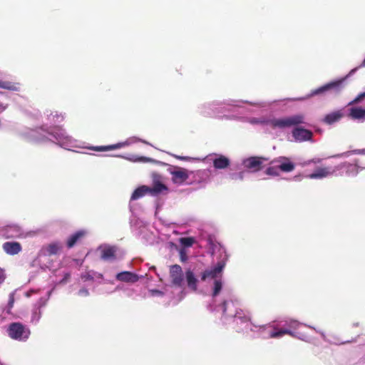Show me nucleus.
<instances>
[{"instance_id":"obj_1","label":"nucleus","mask_w":365,"mask_h":365,"mask_svg":"<svg viewBox=\"0 0 365 365\" xmlns=\"http://www.w3.org/2000/svg\"><path fill=\"white\" fill-rule=\"evenodd\" d=\"M346 77L342 78L341 79L334 81L329 82L322 86L314 89L311 91V93L305 97H302L297 98L298 101H304L307 100L312 96H318V95H324L327 92L333 91L336 93H339L341 91V90L344 88V83L346 80Z\"/></svg>"},{"instance_id":"obj_2","label":"nucleus","mask_w":365,"mask_h":365,"mask_svg":"<svg viewBox=\"0 0 365 365\" xmlns=\"http://www.w3.org/2000/svg\"><path fill=\"white\" fill-rule=\"evenodd\" d=\"M304 115L300 113L282 118L272 119L268 122V124L273 128H285L303 124L304 123Z\"/></svg>"},{"instance_id":"obj_3","label":"nucleus","mask_w":365,"mask_h":365,"mask_svg":"<svg viewBox=\"0 0 365 365\" xmlns=\"http://www.w3.org/2000/svg\"><path fill=\"white\" fill-rule=\"evenodd\" d=\"M8 334L13 339L26 341L30 335V330L20 322H13L8 327Z\"/></svg>"},{"instance_id":"obj_4","label":"nucleus","mask_w":365,"mask_h":365,"mask_svg":"<svg viewBox=\"0 0 365 365\" xmlns=\"http://www.w3.org/2000/svg\"><path fill=\"white\" fill-rule=\"evenodd\" d=\"M168 192V187L163 183L162 176L156 173L152 174V186L150 187V195L158 196Z\"/></svg>"},{"instance_id":"obj_5","label":"nucleus","mask_w":365,"mask_h":365,"mask_svg":"<svg viewBox=\"0 0 365 365\" xmlns=\"http://www.w3.org/2000/svg\"><path fill=\"white\" fill-rule=\"evenodd\" d=\"M227 256L224 255L223 258L219 261L216 266L210 269H207L202 273L201 279L205 281L207 278L215 279L220 274L226 265Z\"/></svg>"},{"instance_id":"obj_6","label":"nucleus","mask_w":365,"mask_h":365,"mask_svg":"<svg viewBox=\"0 0 365 365\" xmlns=\"http://www.w3.org/2000/svg\"><path fill=\"white\" fill-rule=\"evenodd\" d=\"M277 164L279 171L283 173H290L295 168V165L287 157L280 156L274 158L270 162V165Z\"/></svg>"},{"instance_id":"obj_7","label":"nucleus","mask_w":365,"mask_h":365,"mask_svg":"<svg viewBox=\"0 0 365 365\" xmlns=\"http://www.w3.org/2000/svg\"><path fill=\"white\" fill-rule=\"evenodd\" d=\"M170 277L172 284L180 287L183 284V272L179 264H173L170 267Z\"/></svg>"},{"instance_id":"obj_8","label":"nucleus","mask_w":365,"mask_h":365,"mask_svg":"<svg viewBox=\"0 0 365 365\" xmlns=\"http://www.w3.org/2000/svg\"><path fill=\"white\" fill-rule=\"evenodd\" d=\"M62 250V245L59 242H53L48 245H44L40 250L39 255L44 257H50L58 255Z\"/></svg>"},{"instance_id":"obj_9","label":"nucleus","mask_w":365,"mask_h":365,"mask_svg":"<svg viewBox=\"0 0 365 365\" xmlns=\"http://www.w3.org/2000/svg\"><path fill=\"white\" fill-rule=\"evenodd\" d=\"M172 175V181L175 184L182 185L189 178L188 172L186 169L182 168H175V170L170 171Z\"/></svg>"},{"instance_id":"obj_10","label":"nucleus","mask_w":365,"mask_h":365,"mask_svg":"<svg viewBox=\"0 0 365 365\" xmlns=\"http://www.w3.org/2000/svg\"><path fill=\"white\" fill-rule=\"evenodd\" d=\"M292 134L294 140L299 142L310 140L313 136L311 130L302 128H295Z\"/></svg>"},{"instance_id":"obj_11","label":"nucleus","mask_w":365,"mask_h":365,"mask_svg":"<svg viewBox=\"0 0 365 365\" xmlns=\"http://www.w3.org/2000/svg\"><path fill=\"white\" fill-rule=\"evenodd\" d=\"M263 160L264 158L261 157H250L244 161V165L247 169L257 172L262 169Z\"/></svg>"},{"instance_id":"obj_12","label":"nucleus","mask_w":365,"mask_h":365,"mask_svg":"<svg viewBox=\"0 0 365 365\" xmlns=\"http://www.w3.org/2000/svg\"><path fill=\"white\" fill-rule=\"evenodd\" d=\"M87 232L83 230H78L72 234L66 241V246L68 249L73 247L77 243L80 242L86 235Z\"/></svg>"},{"instance_id":"obj_13","label":"nucleus","mask_w":365,"mask_h":365,"mask_svg":"<svg viewBox=\"0 0 365 365\" xmlns=\"http://www.w3.org/2000/svg\"><path fill=\"white\" fill-rule=\"evenodd\" d=\"M334 170H331L330 168H317L314 173L307 175L310 179H322L332 175Z\"/></svg>"},{"instance_id":"obj_14","label":"nucleus","mask_w":365,"mask_h":365,"mask_svg":"<svg viewBox=\"0 0 365 365\" xmlns=\"http://www.w3.org/2000/svg\"><path fill=\"white\" fill-rule=\"evenodd\" d=\"M3 249L7 254L14 255L21 250V245L17 242H6L3 244Z\"/></svg>"},{"instance_id":"obj_15","label":"nucleus","mask_w":365,"mask_h":365,"mask_svg":"<svg viewBox=\"0 0 365 365\" xmlns=\"http://www.w3.org/2000/svg\"><path fill=\"white\" fill-rule=\"evenodd\" d=\"M116 279L120 282H135L138 280V276L130 272H122L116 275Z\"/></svg>"},{"instance_id":"obj_16","label":"nucleus","mask_w":365,"mask_h":365,"mask_svg":"<svg viewBox=\"0 0 365 365\" xmlns=\"http://www.w3.org/2000/svg\"><path fill=\"white\" fill-rule=\"evenodd\" d=\"M116 247L106 246L101 251V259L103 260H113L115 259Z\"/></svg>"},{"instance_id":"obj_17","label":"nucleus","mask_w":365,"mask_h":365,"mask_svg":"<svg viewBox=\"0 0 365 365\" xmlns=\"http://www.w3.org/2000/svg\"><path fill=\"white\" fill-rule=\"evenodd\" d=\"M342 116V113L340 110H337L326 115L322 121L327 125H331L338 122Z\"/></svg>"},{"instance_id":"obj_18","label":"nucleus","mask_w":365,"mask_h":365,"mask_svg":"<svg viewBox=\"0 0 365 365\" xmlns=\"http://www.w3.org/2000/svg\"><path fill=\"white\" fill-rule=\"evenodd\" d=\"M146 194L150 195V187L147 185H141L133 191L130 197V200H136L145 196Z\"/></svg>"},{"instance_id":"obj_19","label":"nucleus","mask_w":365,"mask_h":365,"mask_svg":"<svg viewBox=\"0 0 365 365\" xmlns=\"http://www.w3.org/2000/svg\"><path fill=\"white\" fill-rule=\"evenodd\" d=\"M230 164L229 158L224 155H220L213 160V166L216 169H225Z\"/></svg>"},{"instance_id":"obj_20","label":"nucleus","mask_w":365,"mask_h":365,"mask_svg":"<svg viewBox=\"0 0 365 365\" xmlns=\"http://www.w3.org/2000/svg\"><path fill=\"white\" fill-rule=\"evenodd\" d=\"M185 277L188 287L193 291H196L197 279L194 273L190 269H187L185 272Z\"/></svg>"},{"instance_id":"obj_21","label":"nucleus","mask_w":365,"mask_h":365,"mask_svg":"<svg viewBox=\"0 0 365 365\" xmlns=\"http://www.w3.org/2000/svg\"><path fill=\"white\" fill-rule=\"evenodd\" d=\"M350 116L353 119L365 118V109L361 108H352L350 110Z\"/></svg>"},{"instance_id":"obj_22","label":"nucleus","mask_w":365,"mask_h":365,"mask_svg":"<svg viewBox=\"0 0 365 365\" xmlns=\"http://www.w3.org/2000/svg\"><path fill=\"white\" fill-rule=\"evenodd\" d=\"M285 334H288V335H289L291 336H294V332L292 331L290 329H281L279 331H272L269 334V337L270 338H279V337L283 336Z\"/></svg>"},{"instance_id":"obj_23","label":"nucleus","mask_w":365,"mask_h":365,"mask_svg":"<svg viewBox=\"0 0 365 365\" xmlns=\"http://www.w3.org/2000/svg\"><path fill=\"white\" fill-rule=\"evenodd\" d=\"M0 88H4L9 91H18L19 86L18 84L15 83L0 81Z\"/></svg>"},{"instance_id":"obj_24","label":"nucleus","mask_w":365,"mask_h":365,"mask_svg":"<svg viewBox=\"0 0 365 365\" xmlns=\"http://www.w3.org/2000/svg\"><path fill=\"white\" fill-rule=\"evenodd\" d=\"M279 170L277 164H273V165L269 166L267 168L265 173L268 175L272 176H279Z\"/></svg>"},{"instance_id":"obj_25","label":"nucleus","mask_w":365,"mask_h":365,"mask_svg":"<svg viewBox=\"0 0 365 365\" xmlns=\"http://www.w3.org/2000/svg\"><path fill=\"white\" fill-rule=\"evenodd\" d=\"M195 238L192 237H181L179 240L180 243L185 247H190L195 243Z\"/></svg>"},{"instance_id":"obj_26","label":"nucleus","mask_w":365,"mask_h":365,"mask_svg":"<svg viewBox=\"0 0 365 365\" xmlns=\"http://www.w3.org/2000/svg\"><path fill=\"white\" fill-rule=\"evenodd\" d=\"M121 147H122L121 143H117V144L111 145H108V146L95 147L93 150H97V151H103V150H114V149L120 148Z\"/></svg>"},{"instance_id":"obj_27","label":"nucleus","mask_w":365,"mask_h":365,"mask_svg":"<svg viewBox=\"0 0 365 365\" xmlns=\"http://www.w3.org/2000/svg\"><path fill=\"white\" fill-rule=\"evenodd\" d=\"M222 287V282L220 280H215L214 282V288L212 296L216 297L220 292Z\"/></svg>"},{"instance_id":"obj_28","label":"nucleus","mask_w":365,"mask_h":365,"mask_svg":"<svg viewBox=\"0 0 365 365\" xmlns=\"http://www.w3.org/2000/svg\"><path fill=\"white\" fill-rule=\"evenodd\" d=\"M365 98V91L359 93L351 103L350 104H356L361 102Z\"/></svg>"},{"instance_id":"obj_29","label":"nucleus","mask_w":365,"mask_h":365,"mask_svg":"<svg viewBox=\"0 0 365 365\" xmlns=\"http://www.w3.org/2000/svg\"><path fill=\"white\" fill-rule=\"evenodd\" d=\"M179 254H180V259L181 262H185L187 260V252H186L185 249H184V248L180 249L179 251Z\"/></svg>"},{"instance_id":"obj_30","label":"nucleus","mask_w":365,"mask_h":365,"mask_svg":"<svg viewBox=\"0 0 365 365\" xmlns=\"http://www.w3.org/2000/svg\"><path fill=\"white\" fill-rule=\"evenodd\" d=\"M6 277V276L4 269L0 267V286L4 283Z\"/></svg>"},{"instance_id":"obj_31","label":"nucleus","mask_w":365,"mask_h":365,"mask_svg":"<svg viewBox=\"0 0 365 365\" xmlns=\"http://www.w3.org/2000/svg\"><path fill=\"white\" fill-rule=\"evenodd\" d=\"M78 294L83 297H87L89 295V292L86 288H82L78 291Z\"/></svg>"},{"instance_id":"obj_32","label":"nucleus","mask_w":365,"mask_h":365,"mask_svg":"<svg viewBox=\"0 0 365 365\" xmlns=\"http://www.w3.org/2000/svg\"><path fill=\"white\" fill-rule=\"evenodd\" d=\"M14 294L11 293L9 295V307L10 308H11L13 307V305H14Z\"/></svg>"},{"instance_id":"obj_33","label":"nucleus","mask_w":365,"mask_h":365,"mask_svg":"<svg viewBox=\"0 0 365 365\" xmlns=\"http://www.w3.org/2000/svg\"><path fill=\"white\" fill-rule=\"evenodd\" d=\"M322 162V159L321 158H314V159H312L310 160H309L307 164L309 165L310 163H314V164H317V163H320Z\"/></svg>"},{"instance_id":"obj_34","label":"nucleus","mask_w":365,"mask_h":365,"mask_svg":"<svg viewBox=\"0 0 365 365\" xmlns=\"http://www.w3.org/2000/svg\"><path fill=\"white\" fill-rule=\"evenodd\" d=\"M82 279H83L84 280H92L93 279V277L92 276H91L90 274H87L83 275Z\"/></svg>"},{"instance_id":"obj_35","label":"nucleus","mask_w":365,"mask_h":365,"mask_svg":"<svg viewBox=\"0 0 365 365\" xmlns=\"http://www.w3.org/2000/svg\"><path fill=\"white\" fill-rule=\"evenodd\" d=\"M222 307L223 314H225V312L227 311V301H224L222 303Z\"/></svg>"},{"instance_id":"obj_36","label":"nucleus","mask_w":365,"mask_h":365,"mask_svg":"<svg viewBox=\"0 0 365 365\" xmlns=\"http://www.w3.org/2000/svg\"><path fill=\"white\" fill-rule=\"evenodd\" d=\"M7 105H4V103L0 102V112L5 110L7 108Z\"/></svg>"},{"instance_id":"obj_37","label":"nucleus","mask_w":365,"mask_h":365,"mask_svg":"<svg viewBox=\"0 0 365 365\" xmlns=\"http://www.w3.org/2000/svg\"><path fill=\"white\" fill-rule=\"evenodd\" d=\"M298 325H299L298 322H297V321H294V322H292L290 323V325H289V326H290V327H293V328H297V327H298Z\"/></svg>"},{"instance_id":"obj_38","label":"nucleus","mask_w":365,"mask_h":365,"mask_svg":"<svg viewBox=\"0 0 365 365\" xmlns=\"http://www.w3.org/2000/svg\"><path fill=\"white\" fill-rule=\"evenodd\" d=\"M208 241H209V243H210V245H211V244H212V240H211L210 238H209V239H208Z\"/></svg>"},{"instance_id":"obj_39","label":"nucleus","mask_w":365,"mask_h":365,"mask_svg":"<svg viewBox=\"0 0 365 365\" xmlns=\"http://www.w3.org/2000/svg\"><path fill=\"white\" fill-rule=\"evenodd\" d=\"M68 277H70V274H68L66 276V278H68Z\"/></svg>"},{"instance_id":"obj_40","label":"nucleus","mask_w":365,"mask_h":365,"mask_svg":"<svg viewBox=\"0 0 365 365\" xmlns=\"http://www.w3.org/2000/svg\"><path fill=\"white\" fill-rule=\"evenodd\" d=\"M68 277H70V274H68L66 276V278H68Z\"/></svg>"}]
</instances>
